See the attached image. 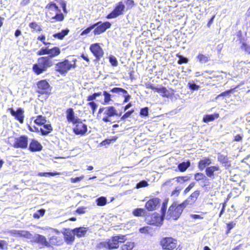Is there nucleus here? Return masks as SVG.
Instances as JSON below:
<instances>
[{
	"label": "nucleus",
	"mask_w": 250,
	"mask_h": 250,
	"mask_svg": "<svg viewBox=\"0 0 250 250\" xmlns=\"http://www.w3.org/2000/svg\"><path fill=\"white\" fill-rule=\"evenodd\" d=\"M52 65V61L49 57H42L38 59L37 63L33 65V70L36 74L39 75Z\"/></svg>",
	"instance_id": "f257e3e1"
},
{
	"label": "nucleus",
	"mask_w": 250,
	"mask_h": 250,
	"mask_svg": "<svg viewBox=\"0 0 250 250\" xmlns=\"http://www.w3.org/2000/svg\"><path fill=\"white\" fill-rule=\"evenodd\" d=\"M125 240V236L119 235L113 236L105 242L99 243L98 247L99 248H105L109 250L115 249L119 247L120 243L124 242Z\"/></svg>",
	"instance_id": "f03ea898"
},
{
	"label": "nucleus",
	"mask_w": 250,
	"mask_h": 250,
	"mask_svg": "<svg viewBox=\"0 0 250 250\" xmlns=\"http://www.w3.org/2000/svg\"><path fill=\"white\" fill-rule=\"evenodd\" d=\"M184 208L181 204H172L169 208L167 211V217L168 219L172 218L174 220L177 219L183 212Z\"/></svg>",
	"instance_id": "7ed1b4c3"
},
{
	"label": "nucleus",
	"mask_w": 250,
	"mask_h": 250,
	"mask_svg": "<svg viewBox=\"0 0 250 250\" xmlns=\"http://www.w3.org/2000/svg\"><path fill=\"white\" fill-rule=\"evenodd\" d=\"M161 245L163 249L171 250L176 247L177 241L171 237H166L162 239Z\"/></svg>",
	"instance_id": "20e7f679"
},
{
	"label": "nucleus",
	"mask_w": 250,
	"mask_h": 250,
	"mask_svg": "<svg viewBox=\"0 0 250 250\" xmlns=\"http://www.w3.org/2000/svg\"><path fill=\"white\" fill-rule=\"evenodd\" d=\"M104 115L105 116L103 117L102 120L105 123L111 122V118L112 117L114 116H121V114H119L117 110L112 106L105 107Z\"/></svg>",
	"instance_id": "39448f33"
},
{
	"label": "nucleus",
	"mask_w": 250,
	"mask_h": 250,
	"mask_svg": "<svg viewBox=\"0 0 250 250\" xmlns=\"http://www.w3.org/2000/svg\"><path fill=\"white\" fill-rule=\"evenodd\" d=\"M73 65V64L67 60H65L63 62L58 63L55 66V69L56 71L61 73H64L70 69Z\"/></svg>",
	"instance_id": "423d86ee"
},
{
	"label": "nucleus",
	"mask_w": 250,
	"mask_h": 250,
	"mask_svg": "<svg viewBox=\"0 0 250 250\" xmlns=\"http://www.w3.org/2000/svg\"><path fill=\"white\" fill-rule=\"evenodd\" d=\"M28 146V137L23 135L15 139L13 146L15 148H26Z\"/></svg>",
	"instance_id": "0eeeda50"
},
{
	"label": "nucleus",
	"mask_w": 250,
	"mask_h": 250,
	"mask_svg": "<svg viewBox=\"0 0 250 250\" xmlns=\"http://www.w3.org/2000/svg\"><path fill=\"white\" fill-rule=\"evenodd\" d=\"M125 8V6L122 1L118 2L114 10L107 16V19H113L122 15Z\"/></svg>",
	"instance_id": "6e6552de"
},
{
	"label": "nucleus",
	"mask_w": 250,
	"mask_h": 250,
	"mask_svg": "<svg viewBox=\"0 0 250 250\" xmlns=\"http://www.w3.org/2000/svg\"><path fill=\"white\" fill-rule=\"evenodd\" d=\"M11 114L14 116L20 123L22 124L24 120V110L22 108L19 107L16 111H15L13 108L8 109Z\"/></svg>",
	"instance_id": "1a4fd4ad"
},
{
	"label": "nucleus",
	"mask_w": 250,
	"mask_h": 250,
	"mask_svg": "<svg viewBox=\"0 0 250 250\" xmlns=\"http://www.w3.org/2000/svg\"><path fill=\"white\" fill-rule=\"evenodd\" d=\"M90 50L97 60H100L104 55V51L99 43L91 44Z\"/></svg>",
	"instance_id": "9d476101"
},
{
	"label": "nucleus",
	"mask_w": 250,
	"mask_h": 250,
	"mask_svg": "<svg viewBox=\"0 0 250 250\" xmlns=\"http://www.w3.org/2000/svg\"><path fill=\"white\" fill-rule=\"evenodd\" d=\"M38 92L40 94L48 93L51 89L48 83L45 80H42L37 83Z\"/></svg>",
	"instance_id": "9b49d317"
},
{
	"label": "nucleus",
	"mask_w": 250,
	"mask_h": 250,
	"mask_svg": "<svg viewBox=\"0 0 250 250\" xmlns=\"http://www.w3.org/2000/svg\"><path fill=\"white\" fill-rule=\"evenodd\" d=\"M73 128L74 132L77 135H84L87 131V125L83 124L80 120L77 123Z\"/></svg>",
	"instance_id": "f8f14e48"
},
{
	"label": "nucleus",
	"mask_w": 250,
	"mask_h": 250,
	"mask_svg": "<svg viewBox=\"0 0 250 250\" xmlns=\"http://www.w3.org/2000/svg\"><path fill=\"white\" fill-rule=\"evenodd\" d=\"M111 23L108 21L104 22L103 23L101 22L97 25L93 31L94 35H100L104 32L107 29L109 28L111 26Z\"/></svg>",
	"instance_id": "ddd939ff"
},
{
	"label": "nucleus",
	"mask_w": 250,
	"mask_h": 250,
	"mask_svg": "<svg viewBox=\"0 0 250 250\" xmlns=\"http://www.w3.org/2000/svg\"><path fill=\"white\" fill-rule=\"evenodd\" d=\"M9 233L10 234L15 237H23L28 239H31L32 236L29 231L23 230L13 229L10 230Z\"/></svg>",
	"instance_id": "4468645a"
},
{
	"label": "nucleus",
	"mask_w": 250,
	"mask_h": 250,
	"mask_svg": "<svg viewBox=\"0 0 250 250\" xmlns=\"http://www.w3.org/2000/svg\"><path fill=\"white\" fill-rule=\"evenodd\" d=\"M161 210L162 213L161 217L158 216L156 214H153L152 215L151 218H155L156 221H152V222H150L151 224L155 225L156 226L161 224V222L163 221L164 217L165 216V212L166 211V208L164 205L162 207Z\"/></svg>",
	"instance_id": "2eb2a0df"
},
{
	"label": "nucleus",
	"mask_w": 250,
	"mask_h": 250,
	"mask_svg": "<svg viewBox=\"0 0 250 250\" xmlns=\"http://www.w3.org/2000/svg\"><path fill=\"white\" fill-rule=\"evenodd\" d=\"M65 241L67 244H71L75 240V233L73 229H66L63 233Z\"/></svg>",
	"instance_id": "dca6fc26"
},
{
	"label": "nucleus",
	"mask_w": 250,
	"mask_h": 250,
	"mask_svg": "<svg viewBox=\"0 0 250 250\" xmlns=\"http://www.w3.org/2000/svg\"><path fill=\"white\" fill-rule=\"evenodd\" d=\"M34 242L39 243L45 247H49V243L47 241L45 236L40 235L36 234L33 237Z\"/></svg>",
	"instance_id": "f3484780"
},
{
	"label": "nucleus",
	"mask_w": 250,
	"mask_h": 250,
	"mask_svg": "<svg viewBox=\"0 0 250 250\" xmlns=\"http://www.w3.org/2000/svg\"><path fill=\"white\" fill-rule=\"evenodd\" d=\"M66 118L69 122H71L74 124H76L79 122L80 119L75 117L72 108H69L66 111Z\"/></svg>",
	"instance_id": "a211bd4d"
},
{
	"label": "nucleus",
	"mask_w": 250,
	"mask_h": 250,
	"mask_svg": "<svg viewBox=\"0 0 250 250\" xmlns=\"http://www.w3.org/2000/svg\"><path fill=\"white\" fill-rule=\"evenodd\" d=\"M159 203V200L158 198H153L146 203V208L148 210L152 211L155 209Z\"/></svg>",
	"instance_id": "6ab92c4d"
},
{
	"label": "nucleus",
	"mask_w": 250,
	"mask_h": 250,
	"mask_svg": "<svg viewBox=\"0 0 250 250\" xmlns=\"http://www.w3.org/2000/svg\"><path fill=\"white\" fill-rule=\"evenodd\" d=\"M220 170L219 167L218 165L208 167L206 169V174L208 177L211 178L214 175L216 171Z\"/></svg>",
	"instance_id": "aec40b11"
},
{
	"label": "nucleus",
	"mask_w": 250,
	"mask_h": 250,
	"mask_svg": "<svg viewBox=\"0 0 250 250\" xmlns=\"http://www.w3.org/2000/svg\"><path fill=\"white\" fill-rule=\"evenodd\" d=\"M49 246L50 244L53 245L59 246L63 243V240L62 237L57 236H52L49 238Z\"/></svg>",
	"instance_id": "412c9836"
},
{
	"label": "nucleus",
	"mask_w": 250,
	"mask_h": 250,
	"mask_svg": "<svg viewBox=\"0 0 250 250\" xmlns=\"http://www.w3.org/2000/svg\"><path fill=\"white\" fill-rule=\"evenodd\" d=\"M211 164V160L208 157H205L201 160L198 163V167L201 170H203L207 166Z\"/></svg>",
	"instance_id": "4be33fe9"
},
{
	"label": "nucleus",
	"mask_w": 250,
	"mask_h": 250,
	"mask_svg": "<svg viewBox=\"0 0 250 250\" xmlns=\"http://www.w3.org/2000/svg\"><path fill=\"white\" fill-rule=\"evenodd\" d=\"M42 149V146L40 143L35 140H32L29 145V149L31 151H40Z\"/></svg>",
	"instance_id": "5701e85b"
},
{
	"label": "nucleus",
	"mask_w": 250,
	"mask_h": 250,
	"mask_svg": "<svg viewBox=\"0 0 250 250\" xmlns=\"http://www.w3.org/2000/svg\"><path fill=\"white\" fill-rule=\"evenodd\" d=\"M75 235L78 237L84 236L87 231V228L80 227L73 229Z\"/></svg>",
	"instance_id": "b1692460"
},
{
	"label": "nucleus",
	"mask_w": 250,
	"mask_h": 250,
	"mask_svg": "<svg viewBox=\"0 0 250 250\" xmlns=\"http://www.w3.org/2000/svg\"><path fill=\"white\" fill-rule=\"evenodd\" d=\"M197 61L200 63H205L210 61V57L208 55H204L202 53H199L196 56Z\"/></svg>",
	"instance_id": "393cba45"
},
{
	"label": "nucleus",
	"mask_w": 250,
	"mask_h": 250,
	"mask_svg": "<svg viewBox=\"0 0 250 250\" xmlns=\"http://www.w3.org/2000/svg\"><path fill=\"white\" fill-rule=\"evenodd\" d=\"M61 53L60 49L58 47L49 48V57L50 59L58 56Z\"/></svg>",
	"instance_id": "a878e982"
},
{
	"label": "nucleus",
	"mask_w": 250,
	"mask_h": 250,
	"mask_svg": "<svg viewBox=\"0 0 250 250\" xmlns=\"http://www.w3.org/2000/svg\"><path fill=\"white\" fill-rule=\"evenodd\" d=\"M219 115L218 113H214L213 114L206 115L203 117V122L205 123H208L214 121L215 119L219 117Z\"/></svg>",
	"instance_id": "bb28decb"
},
{
	"label": "nucleus",
	"mask_w": 250,
	"mask_h": 250,
	"mask_svg": "<svg viewBox=\"0 0 250 250\" xmlns=\"http://www.w3.org/2000/svg\"><path fill=\"white\" fill-rule=\"evenodd\" d=\"M69 30L68 29L62 30L61 32L54 34L53 36L55 38H58L60 40H62L63 38L68 34Z\"/></svg>",
	"instance_id": "cd10ccee"
},
{
	"label": "nucleus",
	"mask_w": 250,
	"mask_h": 250,
	"mask_svg": "<svg viewBox=\"0 0 250 250\" xmlns=\"http://www.w3.org/2000/svg\"><path fill=\"white\" fill-rule=\"evenodd\" d=\"M218 161L225 165V166H229L230 164L229 161V158L227 155L223 154H220L218 157Z\"/></svg>",
	"instance_id": "c85d7f7f"
},
{
	"label": "nucleus",
	"mask_w": 250,
	"mask_h": 250,
	"mask_svg": "<svg viewBox=\"0 0 250 250\" xmlns=\"http://www.w3.org/2000/svg\"><path fill=\"white\" fill-rule=\"evenodd\" d=\"M190 163L189 161L186 162H182L178 166L179 170L181 172H184L186 169L190 167Z\"/></svg>",
	"instance_id": "c756f323"
},
{
	"label": "nucleus",
	"mask_w": 250,
	"mask_h": 250,
	"mask_svg": "<svg viewBox=\"0 0 250 250\" xmlns=\"http://www.w3.org/2000/svg\"><path fill=\"white\" fill-rule=\"evenodd\" d=\"M161 94L163 97L168 98L171 96V94L169 93L168 90L165 87L162 86H160V89L159 92Z\"/></svg>",
	"instance_id": "7c9ffc66"
},
{
	"label": "nucleus",
	"mask_w": 250,
	"mask_h": 250,
	"mask_svg": "<svg viewBox=\"0 0 250 250\" xmlns=\"http://www.w3.org/2000/svg\"><path fill=\"white\" fill-rule=\"evenodd\" d=\"M63 19V15L60 12L58 13H57L55 16L52 17V18L50 19V21L51 22H54L55 20L58 21H62Z\"/></svg>",
	"instance_id": "2f4dec72"
},
{
	"label": "nucleus",
	"mask_w": 250,
	"mask_h": 250,
	"mask_svg": "<svg viewBox=\"0 0 250 250\" xmlns=\"http://www.w3.org/2000/svg\"><path fill=\"white\" fill-rule=\"evenodd\" d=\"M96 203L98 206H103L106 204L107 199L105 197L102 196L98 198L96 200Z\"/></svg>",
	"instance_id": "473e14b6"
},
{
	"label": "nucleus",
	"mask_w": 250,
	"mask_h": 250,
	"mask_svg": "<svg viewBox=\"0 0 250 250\" xmlns=\"http://www.w3.org/2000/svg\"><path fill=\"white\" fill-rule=\"evenodd\" d=\"M195 201H194L193 198L189 196L185 201H184L181 205L184 208H186L188 205H191L195 203Z\"/></svg>",
	"instance_id": "72a5a7b5"
},
{
	"label": "nucleus",
	"mask_w": 250,
	"mask_h": 250,
	"mask_svg": "<svg viewBox=\"0 0 250 250\" xmlns=\"http://www.w3.org/2000/svg\"><path fill=\"white\" fill-rule=\"evenodd\" d=\"M35 123L39 125H42L45 124L46 121L44 117L42 115H39L35 120Z\"/></svg>",
	"instance_id": "f704fd0d"
},
{
	"label": "nucleus",
	"mask_w": 250,
	"mask_h": 250,
	"mask_svg": "<svg viewBox=\"0 0 250 250\" xmlns=\"http://www.w3.org/2000/svg\"><path fill=\"white\" fill-rule=\"evenodd\" d=\"M101 22H98L87 28L82 32L81 35L83 36L88 34L92 29H94L96 26L99 24Z\"/></svg>",
	"instance_id": "c9c22d12"
},
{
	"label": "nucleus",
	"mask_w": 250,
	"mask_h": 250,
	"mask_svg": "<svg viewBox=\"0 0 250 250\" xmlns=\"http://www.w3.org/2000/svg\"><path fill=\"white\" fill-rule=\"evenodd\" d=\"M134 247L133 242H127L122 247V250H131Z\"/></svg>",
	"instance_id": "e433bc0d"
},
{
	"label": "nucleus",
	"mask_w": 250,
	"mask_h": 250,
	"mask_svg": "<svg viewBox=\"0 0 250 250\" xmlns=\"http://www.w3.org/2000/svg\"><path fill=\"white\" fill-rule=\"evenodd\" d=\"M176 57L179 58V60L178 61V63L179 64H182L183 63H187L188 62V59L182 55L180 54H177Z\"/></svg>",
	"instance_id": "4c0bfd02"
},
{
	"label": "nucleus",
	"mask_w": 250,
	"mask_h": 250,
	"mask_svg": "<svg viewBox=\"0 0 250 250\" xmlns=\"http://www.w3.org/2000/svg\"><path fill=\"white\" fill-rule=\"evenodd\" d=\"M49 48L48 47H43L40 49L37 52V55L42 56L44 55H49Z\"/></svg>",
	"instance_id": "58836bf2"
},
{
	"label": "nucleus",
	"mask_w": 250,
	"mask_h": 250,
	"mask_svg": "<svg viewBox=\"0 0 250 250\" xmlns=\"http://www.w3.org/2000/svg\"><path fill=\"white\" fill-rule=\"evenodd\" d=\"M45 212V210L44 209L38 210L36 212L34 213L33 217L36 219H39L41 217H42L44 215Z\"/></svg>",
	"instance_id": "ea45409f"
},
{
	"label": "nucleus",
	"mask_w": 250,
	"mask_h": 250,
	"mask_svg": "<svg viewBox=\"0 0 250 250\" xmlns=\"http://www.w3.org/2000/svg\"><path fill=\"white\" fill-rule=\"evenodd\" d=\"M117 139V137H116V136H112L110 138H108V139H107L103 141L102 142L101 144L103 146H105L107 144L109 145L110 143H111L112 142H115Z\"/></svg>",
	"instance_id": "a19ab883"
},
{
	"label": "nucleus",
	"mask_w": 250,
	"mask_h": 250,
	"mask_svg": "<svg viewBox=\"0 0 250 250\" xmlns=\"http://www.w3.org/2000/svg\"><path fill=\"white\" fill-rule=\"evenodd\" d=\"M29 26L31 28L34 29V30L41 31L42 30V28L40 25H39L36 22H32L29 23Z\"/></svg>",
	"instance_id": "79ce46f5"
},
{
	"label": "nucleus",
	"mask_w": 250,
	"mask_h": 250,
	"mask_svg": "<svg viewBox=\"0 0 250 250\" xmlns=\"http://www.w3.org/2000/svg\"><path fill=\"white\" fill-rule=\"evenodd\" d=\"M46 8L49 9H55L58 12H61V10L59 9L58 6L55 3L53 2H50L49 3H48L46 5Z\"/></svg>",
	"instance_id": "37998d69"
},
{
	"label": "nucleus",
	"mask_w": 250,
	"mask_h": 250,
	"mask_svg": "<svg viewBox=\"0 0 250 250\" xmlns=\"http://www.w3.org/2000/svg\"><path fill=\"white\" fill-rule=\"evenodd\" d=\"M43 127L46 130V132H43V135L48 134L52 130V127L50 124H43Z\"/></svg>",
	"instance_id": "c03bdc74"
},
{
	"label": "nucleus",
	"mask_w": 250,
	"mask_h": 250,
	"mask_svg": "<svg viewBox=\"0 0 250 250\" xmlns=\"http://www.w3.org/2000/svg\"><path fill=\"white\" fill-rule=\"evenodd\" d=\"M111 91L113 93H119L121 92L123 93L124 94H127V92L126 90L122 88L119 87H114L111 90Z\"/></svg>",
	"instance_id": "a18cd8bd"
},
{
	"label": "nucleus",
	"mask_w": 250,
	"mask_h": 250,
	"mask_svg": "<svg viewBox=\"0 0 250 250\" xmlns=\"http://www.w3.org/2000/svg\"><path fill=\"white\" fill-rule=\"evenodd\" d=\"M109 61L112 66H117L118 65V61L115 56L110 55L109 57Z\"/></svg>",
	"instance_id": "49530a36"
},
{
	"label": "nucleus",
	"mask_w": 250,
	"mask_h": 250,
	"mask_svg": "<svg viewBox=\"0 0 250 250\" xmlns=\"http://www.w3.org/2000/svg\"><path fill=\"white\" fill-rule=\"evenodd\" d=\"M145 212L144 209L142 208H137L135 209L133 211V213L135 216H142Z\"/></svg>",
	"instance_id": "de8ad7c7"
},
{
	"label": "nucleus",
	"mask_w": 250,
	"mask_h": 250,
	"mask_svg": "<svg viewBox=\"0 0 250 250\" xmlns=\"http://www.w3.org/2000/svg\"><path fill=\"white\" fill-rule=\"evenodd\" d=\"M194 179L197 181L203 180L204 179L207 180L206 176L204 174L200 172L197 173L195 174Z\"/></svg>",
	"instance_id": "09e8293b"
},
{
	"label": "nucleus",
	"mask_w": 250,
	"mask_h": 250,
	"mask_svg": "<svg viewBox=\"0 0 250 250\" xmlns=\"http://www.w3.org/2000/svg\"><path fill=\"white\" fill-rule=\"evenodd\" d=\"M148 186V183L146 181L143 180L137 184L136 188H140L144 187H146Z\"/></svg>",
	"instance_id": "8fccbe9b"
},
{
	"label": "nucleus",
	"mask_w": 250,
	"mask_h": 250,
	"mask_svg": "<svg viewBox=\"0 0 250 250\" xmlns=\"http://www.w3.org/2000/svg\"><path fill=\"white\" fill-rule=\"evenodd\" d=\"M58 172H39L38 175L40 176H47V175L55 176L59 175Z\"/></svg>",
	"instance_id": "3c124183"
},
{
	"label": "nucleus",
	"mask_w": 250,
	"mask_h": 250,
	"mask_svg": "<svg viewBox=\"0 0 250 250\" xmlns=\"http://www.w3.org/2000/svg\"><path fill=\"white\" fill-rule=\"evenodd\" d=\"M241 48L242 49L244 50L246 52L250 54V46L248 45L246 42H242Z\"/></svg>",
	"instance_id": "603ef678"
},
{
	"label": "nucleus",
	"mask_w": 250,
	"mask_h": 250,
	"mask_svg": "<svg viewBox=\"0 0 250 250\" xmlns=\"http://www.w3.org/2000/svg\"><path fill=\"white\" fill-rule=\"evenodd\" d=\"M103 95L104 97V103L106 104H108L109 102L111 100V95L106 91H104Z\"/></svg>",
	"instance_id": "864d4df0"
},
{
	"label": "nucleus",
	"mask_w": 250,
	"mask_h": 250,
	"mask_svg": "<svg viewBox=\"0 0 250 250\" xmlns=\"http://www.w3.org/2000/svg\"><path fill=\"white\" fill-rule=\"evenodd\" d=\"M188 85L189 88L192 90H197L200 87L199 85H197L194 83L189 82Z\"/></svg>",
	"instance_id": "5fc2aeb1"
},
{
	"label": "nucleus",
	"mask_w": 250,
	"mask_h": 250,
	"mask_svg": "<svg viewBox=\"0 0 250 250\" xmlns=\"http://www.w3.org/2000/svg\"><path fill=\"white\" fill-rule=\"evenodd\" d=\"M199 194H200V191L198 190H197L195 191L194 192H193L189 196L190 197H191L192 198H193V199L196 201L198 197L199 196Z\"/></svg>",
	"instance_id": "6e6d98bb"
},
{
	"label": "nucleus",
	"mask_w": 250,
	"mask_h": 250,
	"mask_svg": "<svg viewBox=\"0 0 250 250\" xmlns=\"http://www.w3.org/2000/svg\"><path fill=\"white\" fill-rule=\"evenodd\" d=\"M188 179H189V178L187 176H184V177L179 176V177H177L176 178L177 182H180V183L186 182V181H188Z\"/></svg>",
	"instance_id": "4d7b16f0"
},
{
	"label": "nucleus",
	"mask_w": 250,
	"mask_h": 250,
	"mask_svg": "<svg viewBox=\"0 0 250 250\" xmlns=\"http://www.w3.org/2000/svg\"><path fill=\"white\" fill-rule=\"evenodd\" d=\"M148 114V109L147 107L142 108L140 111V115L143 116H147Z\"/></svg>",
	"instance_id": "13d9d810"
},
{
	"label": "nucleus",
	"mask_w": 250,
	"mask_h": 250,
	"mask_svg": "<svg viewBox=\"0 0 250 250\" xmlns=\"http://www.w3.org/2000/svg\"><path fill=\"white\" fill-rule=\"evenodd\" d=\"M125 4L127 6V8L130 9L134 5V2L133 0H126L125 1Z\"/></svg>",
	"instance_id": "bf43d9fd"
},
{
	"label": "nucleus",
	"mask_w": 250,
	"mask_h": 250,
	"mask_svg": "<svg viewBox=\"0 0 250 250\" xmlns=\"http://www.w3.org/2000/svg\"><path fill=\"white\" fill-rule=\"evenodd\" d=\"M88 104L90 106V107H91V108L92 109V112H93V113H94L95 112V110H96V109L97 108V104L94 102H90L88 103Z\"/></svg>",
	"instance_id": "052dcab7"
},
{
	"label": "nucleus",
	"mask_w": 250,
	"mask_h": 250,
	"mask_svg": "<svg viewBox=\"0 0 250 250\" xmlns=\"http://www.w3.org/2000/svg\"><path fill=\"white\" fill-rule=\"evenodd\" d=\"M83 178H84V176L83 175H82L80 177H76L75 178H71L70 179V180H71V183H77L78 182L81 181L82 179H83Z\"/></svg>",
	"instance_id": "680f3d73"
},
{
	"label": "nucleus",
	"mask_w": 250,
	"mask_h": 250,
	"mask_svg": "<svg viewBox=\"0 0 250 250\" xmlns=\"http://www.w3.org/2000/svg\"><path fill=\"white\" fill-rule=\"evenodd\" d=\"M195 183L192 182L189 184V185L185 189L184 192L185 194L188 193L191 189L194 186Z\"/></svg>",
	"instance_id": "e2e57ef3"
},
{
	"label": "nucleus",
	"mask_w": 250,
	"mask_h": 250,
	"mask_svg": "<svg viewBox=\"0 0 250 250\" xmlns=\"http://www.w3.org/2000/svg\"><path fill=\"white\" fill-rule=\"evenodd\" d=\"M134 112L133 110L131 111H127L126 112L121 118L122 120H124L128 117H129L131 114Z\"/></svg>",
	"instance_id": "0e129e2a"
},
{
	"label": "nucleus",
	"mask_w": 250,
	"mask_h": 250,
	"mask_svg": "<svg viewBox=\"0 0 250 250\" xmlns=\"http://www.w3.org/2000/svg\"><path fill=\"white\" fill-rule=\"evenodd\" d=\"M232 91H233V89H231L229 90L228 91H225L224 92H222V93L219 94L216 98H217L218 97H220V96H226L228 95V94H229V93H231L232 92Z\"/></svg>",
	"instance_id": "69168bd1"
},
{
	"label": "nucleus",
	"mask_w": 250,
	"mask_h": 250,
	"mask_svg": "<svg viewBox=\"0 0 250 250\" xmlns=\"http://www.w3.org/2000/svg\"><path fill=\"white\" fill-rule=\"evenodd\" d=\"M86 208L84 207H80L77 208L76 212L79 214L84 213L85 212Z\"/></svg>",
	"instance_id": "338daca9"
},
{
	"label": "nucleus",
	"mask_w": 250,
	"mask_h": 250,
	"mask_svg": "<svg viewBox=\"0 0 250 250\" xmlns=\"http://www.w3.org/2000/svg\"><path fill=\"white\" fill-rule=\"evenodd\" d=\"M139 230L141 233H146L149 230V227H145L141 228Z\"/></svg>",
	"instance_id": "774afa93"
}]
</instances>
